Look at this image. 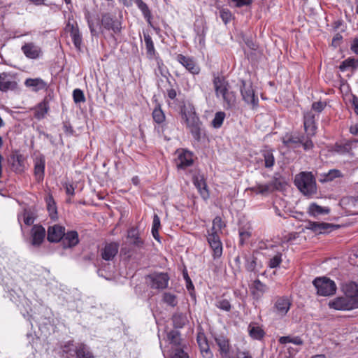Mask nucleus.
<instances>
[{"instance_id": "obj_29", "label": "nucleus", "mask_w": 358, "mask_h": 358, "mask_svg": "<svg viewBox=\"0 0 358 358\" xmlns=\"http://www.w3.org/2000/svg\"><path fill=\"white\" fill-rule=\"evenodd\" d=\"M303 140V135H285L282 138V143L287 147H297L300 141Z\"/></svg>"}, {"instance_id": "obj_27", "label": "nucleus", "mask_w": 358, "mask_h": 358, "mask_svg": "<svg viewBox=\"0 0 358 358\" xmlns=\"http://www.w3.org/2000/svg\"><path fill=\"white\" fill-rule=\"evenodd\" d=\"M17 83L13 81L6 74L0 75V90L6 92L15 89Z\"/></svg>"}, {"instance_id": "obj_9", "label": "nucleus", "mask_w": 358, "mask_h": 358, "mask_svg": "<svg viewBox=\"0 0 358 358\" xmlns=\"http://www.w3.org/2000/svg\"><path fill=\"white\" fill-rule=\"evenodd\" d=\"M167 345L164 350H171L177 348H186L185 343L180 338V334L177 330H171L166 334Z\"/></svg>"}, {"instance_id": "obj_46", "label": "nucleus", "mask_w": 358, "mask_h": 358, "mask_svg": "<svg viewBox=\"0 0 358 358\" xmlns=\"http://www.w3.org/2000/svg\"><path fill=\"white\" fill-rule=\"evenodd\" d=\"M23 220L26 225H31L34 222V217L33 214L27 210H24L22 215H18V220Z\"/></svg>"}, {"instance_id": "obj_43", "label": "nucleus", "mask_w": 358, "mask_h": 358, "mask_svg": "<svg viewBox=\"0 0 358 358\" xmlns=\"http://www.w3.org/2000/svg\"><path fill=\"white\" fill-rule=\"evenodd\" d=\"M343 177V174L338 169H331L327 173L324 174L323 181H332L335 178Z\"/></svg>"}, {"instance_id": "obj_28", "label": "nucleus", "mask_w": 358, "mask_h": 358, "mask_svg": "<svg viewBox=\"0 0 358 358\" xmlns=\"http://www.w3.org/2000/svg\"><path fill=\"white\" fill-rule=\"evenodd\" d=\"M185 348H177L171 350H164V355L166 358H189L187 352H185Z\"/></svg>"}, {"instance_id": "obj_3", "label": "nucleus", "mask_w": 358, "mask_h": 358, "mask_svg": "<svg viewBox=\"0 0 358 358\" xmlns=\"http://www.w3.org/2000/svg\"><path fill=\"white\" fill-rule=\"evenodd\" d=\"M182 119L185 122L194 138L199 141L201 135V122L196 115L194 109L189 107H184L181 110Z\"/></svg>"}, {"instance_id": "obj_26", "label": "nucleus", "mask_w": 358, "mask_h": 358, "mask_svg": "<svg viewBox=\"0 0 358 358\" xmlns=\"http://www.w3.org/2000/svg\"><path fill=\"white\" fill-rule=\"evenodd\" d=\"M24 84L27 87L32 89L33 91L37 92L44 90L47 87L46 83L41 78H28L25 80Z\"/></svg>"}, {"instance_id": "obj_42", "label": "nucleus", "mask_w": 358, "mask_h": 358, "mask_svg": "<svg viewBox=\"0 0 358 358\" xmlns=\"http://www.w3.org/2000/svg\"><path fill=\"white\" fill-rule=\"evenodd\" d=\"M162 301L172 307H175L178 304L176 296L169 292H164L163 294Z\"/></svg>"}, {"instance_id": "obj_38", "label": "nucleus", "mask_w": 358, "mask_h": 358, "mask_svg": "<svg viewBox=\"0 0 358 358\" xmlns=\"http://www.w3.org/2000/svg\"><path fill=\"white\" fill-rule=\"evenodd\" d=\"M161 227L160 219L157 214L153 216L152 226V234L154 238L157 241L159 240V230Z\"/></svg>"}, {"instance_id": "obj_4", "label": "nucleus", "mask_w": 358, "mask_h": 358, "mask_svg": "<svg viewBox=\"0 0 358 358\" xmlns=\"http://www.w3.org/2000/svg\"><path fill=\"white\" fill-rule=\"evenodd\" d=\"M294 183L304 195H311L316 192L315 180L310 173L302 172L296 175Z\"/></svg>"}, {"instance_id": "obj_15", "label": "nucleus", "mask_w": 358, "mask_h": 358, "mask_svg": "<svg viewBox=\"0 0 358 358\" xmlns=\"http://www.w3.org/2000/svg\"><path fill=\"white\" fill-rule=\"evenodd\" d=\"M176 59L192 74H198L200 72L199 66L196 64L194 60L192 57H186L180 54L177 56Z\"/></svg>"}, {"instance_id": "obj_49", "label": "nucleus", "mask_w": 358, "mask_h": 358, "mask_svg": "<svg viewBox=\"0 0 358 358\" xmlns=\"http://www.w3.org/2000/svg\"><path fill=\"white\" fill-rule=\"evenodd\" d=\"M73 98L76 103H84L85 101L84 93L80 89H75L73 90Z\"/></svg>"}, {"instance_id": "obj_19", "label": "nucleus", "mask_w": 358, "mask_h": 358, "mask_svg": "<svg viewBox=\"0 0 358 358\" xmlns=\"http://www.w3.org/2000/svg\"><path fill=\"white\" fill-rule=\"evenodd\" d=\"M193 182L200 193L201 197L205 200L208 199L209 192L203 176L200 174L194 176Z\"/></svg>"}, {"instance_id": "obj_16", "label": "nucleus", "mask_w": 358, "mask_h": 358, "mask_svg": "<svg viewBox=\"0 0 358 358\" xmlns=\"http://www.w3.org/2000/svg\"><path fill=\"white\" fill-rule=\"evenodd\" d=\"M31 244L34 246H39L43 242L45 236V230L41 225H34L31 231Z\"/></svg>"}, {"instance_id": "obj_6", "label": "nucleus", "mask_w": 358, "mask_h": 358, "mask_svg": "<svg viewBox=\"0 0 358 358\" xmlns=\"http://www.w3.org/2000/svg\"><path fill=\"white\" fill-rule=\"evenodd\" d=\"M313 284L317 289V294L320 296L333 295L336 291L334 281L327 277L316 278L313 281Z\"/></svg>"}, {"instance_id": "obj_64", "label": "nucleus", "mask_w": 358, "mask_h": 358, "mask_svg": "<svg viewBox=\"0 0 358 358\" xmlns=\"http://www.w3.org/2000/svg\"><path fill=\"white\" fill-rule=\"evenodd\" d=\"M342 38H343V37L341 34H336L335 36L333 38L332 44L334 46H337L340 43Z\"/></svg>"}, {"instance_id": "obj_21", "label": "nucleus", "mask_w": 358, "mask_h": 358, "mask_svg": "<svg viewBox=\"0 0 358 358\" xmlns=\"http://www.w3.org/2000/svg\"><path fill=\"white\" fill-rule=\"evenodd\" d=\"M127 239L129 245L136 248L141 249L143 247L144 242L141 238L138 229L135 228H131L128 230Z\"/></svg>"}, {"instance_id": "obj_56", "label": "nucleus", "mask_w": 358, "mask_h": 358, "mask_svg": "<svg viewBox=\"0 0 358 358\" xmlns=\"http://www.w3.org/2000/svg\"><path fill=\"white\" fill-rule=\"evenodd\" d=\"M217 307L225 311H229L231 310V304L227 299H222L217 302Z\"/></svg>"}, {"instance_id": "obj_50", "label": "nucleus", "mask_w": 358, "mask_h": 358, "mask_svg": "<svg viewBox=\"0 0 358 358\" xmlns=\"http://www.w3.org/2000/svg\"><path fill=\"white\" fill-rule=\"evenodd\" d=\"M220 16L225 24L230 22L232 18L231 13L229 10L226 8H222L220 10Z\"/></svg>"}, {"instance_id": "obj_62", "label": "nucleus", "mask_w": 358, "mask_h": 358, "mask_svg": "<svg viewBox=\"0 0 358 358\" xmlns=\"http://www.w3.org/2000/svg\"><path fill=\"white\" fill-rule=\"evenodd\" d=\"M240 243L243 245L245 239L250 236V233L247 231H239Z\"/></svg>"}, {"instance_id": "obj_17", "label": "nucleus", "mask_w": 358, "mask_h": 358, "mask_svg": "<svg viewBox=\"0 0 358 358\" xmlns=\"http://www.w3.org/2000/svg\"><path fill=\"white\" fill-rule=\"evenodd\" d=\"M119 244L117 243L111 242L106 243L101 250V256L106 261L112 260L117 254Z\"/></svg>"}, {"instance_id": "obj_37", "label": "nucleus", "mask_w": 358, "mask_h": 358, "mask_svg": "<svg viewBox=\"0 0 358 358\" xmlns=\"http://www.w3.org/2000/svg\"><path fill=\"white\" fill-rule=\"evenodd\" d=\"M143 37L147 50V54L152 57L155 54V50L152 39L148 34H144Z\"/></svg>"}, {"instance_id": "obj_52", "label": "nucleus", "mask_w": 358, "mask_h": 358, "mask_svg": "<svg viewBox=\"0 0 358 358\" xmlns=\"http://www.w3.org/2000/svg\"><path fill=\"white\" fill-rule=\"evenodd\" d=\"M311 136H307L305 137L303 136V140L300 141L299 144H301L303 145V148L305 150H311L314 145L311 139L310 138Z\"/></svg>"}, {"instance_id": "obj_35", "label": "nucleus", "mask_w": 358, "mask_h": 358, "mask_svg": "<svg viewBox=\"0 0 358 358\" xmlns=\"http://www.w3.org/2000/svg\"><path fill=\"white\" fill-rule=\"evenodd\" d=\"M77 358H94L92 353L85 344H80L76 350Z\"/></svg>"}, {"instance_id": "obj_41", "label": "nucleus", "mask_w": 358, "mask_h": 358, "mask_svg": "<svg viewBox=\"0 0 358 358\" xmlns=\"http://www.w3.org/2000/svg\"><path fill=\"white\" fill-rule=\"evenodd\" d=\"M279 342L281 344H287L289 343H294L297 345H301L303 343V340L299 336H282L279 338Z\"/></svg>"}, {"instance_id": "obj_1", "label": "nucleus", "mask_w": 358, "mask_h": 358, "mask_svg": "<svg viewBox=\"0 0 358 358\" xmlns=\"http://www.w3.org/2000/svg\"><path fill=\"white\" fill-rule=\"evenodd\" d=\"M345 294L331 301L330 308L338 310H350L358 308V285L350 282L344 287Z\"/></svg>"}, {"instance_id": "obj_53", "label": "nucleus", "mask_w": 358, "mask_h": 358, "mask_svg": "<svg viewBox=\"0 0 358 358\" xmlns=\"http://www.w3.org/2000/svg\"><path fill=\"white\" fill-rule=\"evenodd\" d=\"M281 261V254L278 253L269 260L268 266L271 268H276L280 265Z\"/></svg>"}, {"instance_id": "obj_48", "label": "nucleus", "mask_w": 358, "mask_h": 358, "mask_svg": "<svg viewBox=\"0 0 358 358\" xmlns=\"http://www.w3.org/2000/svg\"><path fill=\"white\" fill-rule=\"evenodd\" d=\"M225 113L224 112H217L215 113L213 120H212V125L215 128H220L224 120Z\"/></svg>"}, {"instance_id": "obj_24", "label": "nucleus", "mask_w": 358, "mask_h": 358, "mask_svg": "<svg viewBox=\"0 0 358 358\" xmlns=\"http://www.w3.org/2000/svg\"><path fill=\"white\" fill-rule=\"evenodd\" d=\"M45 163L43 156L36 157L34 159V175L38 181L43 179Z\"/></svg>"}, {"instance_id": "obj_31", "label": "nucleus", "mask_w": 358, "mask_h": 358, "mask_svg": "<svg viewBox=\"0 0 358 358\" xmlns=\"http://www.w3.org/2000/svg\"><path fill=\"white\" fill-rule=\"evenodd\" d=\"M248 333L251 338L256 340H261L265 335L264 331L256 324H250L248 326Z\"/></svg>"}, {"instance_id": "obj_40", "label": "nucleus", "mask_w": 358, "mask_h": 358, "mask_svg": "<svg viewBox=\"0 0 358 358\" xmlns=\"http://www.w3.org/2000/svg\"><path fill=\"white\" fill-rule=\"evenodd\" d=\"M264 159V165L266 168H271L275 164V158L272 150H264L262 154Z\"/></svg>"}, {"instance_id": "obj_13", "label": "nucleus", "mask_w": 358, "mask_h": 358, "mask_svg": "<svg viewBox=\"0 0 358 358\" xmlns=\"http://www.w3.org/2000/svg\"><path fill=\"white\" fill-rule=\"evenodd\" d=\"M65 228L59 224L50 226L48 229V240L52 243H57L63 239Z\"/></svg>"}, {"instance_id": "obj_32", "label": "nucleus", "mask_w": 358, "mask_h": 358, "mask_svg": "<svg viewBox=\"0 0 358 358\" xmlns=\"http://www.w3.org/2000/svg\"><path fill=\"white\" fill-rule=\"evenodd\" d=\"M308 212L310 215L317 217L320 215L328 214L329 209L328 208L322 207L315 203H313L309 206Z\"/></svg>"}, {"instance_id": "obj_22", "label": "nucleus", "mask_w": 358, "mask_h": 358, "mask_svg": "<svg viewBox=\"0 0 358 358\" xmlns=\"http://www.w3.org/2000/svg\"><path fill=\"white\" fill-rule=\"evenodd\" d=\"M250 289L253 298L256 300H259L267 292L268 287L265 284L257 279L253 282Z\"/></svg>"}, {"instance_id": "obj_34", "label": "nucleus", "mask_w": 358, "mask_h": 358, "mask_svg": "<svg viewBox=\"0 0 358 358\" xmlns=\"http://www.w3.org/2000/svg\"><path fill=\"white\" fill-rule=\"evenodd\" d=\"M274 185L273 183H267V184H259L252 187V191H254L256 194H267L268 193L272 192L274 190Z\"/></svg>"}, {"instance_id": "obj_5", "label": "nucleus", "mask_w": 358, "mask_h": 358, "mask_svg": "<svg viewBox=\"0 0 358 358\" xmlns=\"http://www.w3.org/2000/svg\"><path fill=\"white\" fill-rule=\"evenodd\" d=\"M241 94L243 100L250 108L256 109L259 105V99L250 81H241Z\"/></svg>"}, {"instance_id": "obj_59", "label": "nucleus", "mask_w": 358, "mask_h": 358, "mask_svg": "<svg viewBox=\"0 0 358 358\" xmlns=\"http://www.w3.org/2000/svg\"><path fill=\"white\" fill-rule=\"evenodd\" d=\"M326 106V103L322 101L314 102L312 104V109L317 113H321Z\"/></svg>"}, {"instance_id": "obj_51", "label": "nucleus", "mask_w": 358, "mask_h": 358, "mask_svg": "<svg viewBox=\"0 0 358 358\" xmlns=\"http://www.w3.org/2000/svg\"><path fill=\"white\" fill-rule=\"evenodd\" d=\"M224 226V224H223L221 217L217 216L213 220V227L210 231L217 232V231L221 230Z\"/></svg>"}, {"instance_id": "obj_47", "label": "nucleus", "mask_w": 358, "mask_h": 358, "mask_svg": "<svg viewBox=\"0 0 358 358\" xmlns=\"http://www.w3.org/2000/svg\"><path fill=\"white\" fill-rule=\"evenodd\" d=\"M12 166L15 172H22L24 171V161L21 155L17 156L13 159Z\"/></svg>"}, {"instance_id": "obj_36", "label": "nucleus", "mask_w": 358, "mask_h": 358, "mask_svg": "<svg viewBox=\"0 0 358 358\" xmlns=\"http://www.w3.org/2000/svg\"><path fill=\"white\" fill-rule=\"evenodd\" d=\"M137 7L141 10L144 17L150 22L151 19V12L145 3L142 0H134Z\"/></svg>"}, {"instance_id": "obj_30", "label": "nucleus", "mask_w": 358, "mask_h": 358, "mask_svg": "<svg viewBox=\"0 0 358 358\" xmlns=\"http://www.w3.org/2000/svg\"><path fill=\"white\" fill-rule=\"evenodd\" d=\"M47 209L49 212L51 219L55 220L57 217V209L56 203L51 194H48L45 197Z\"/></svg>"}, {"instance_id": "obj_7", "label": "nucleus", "mask_w": 358, "mask_h": 358, "mask_svg": "<svg viewBox=\"0 0 358 358\" xmlns=\"http://www.w3.org/2000/svg\"><path fill=\"white\" fill-rule=\"evenodd\" d=\"M101 25L107 30H111L115 34L120 33L122 30V23L117 20L115 17L109 13H104L101 17Z\"/></svg>"}, {"instance_id": "obj_44", "label": "nucleus", "mask_w": 358, "mask_h": 358, "mask_svg": "<svg viewBox=\"0 0 358 358\" xmlns=\"http://www.w3.org/2000/svg\"><path fill=\"white\" fill-rule=\"evenodd\" d=\"M152 117L157 124L162 123L165 120V115L159 105H158L152 112Z\"/></svg>"}, {"instance_id": "obj_60", "label": "nucleus", "mask_w": 358, "mask_h": 358, "mask_svg": "<svg viewBox=\"0 0 358 358\" xmlns=\"http://www.w3.org/2000/svg\"><path fill=\"white\" fill-rule=\"evenodd\" d=\"M306 228L315 233H320V222H308Z\"/></svg>"}, {"instance_id": "obj_39", "label": "nucleus", "mask_w": 358, "mask_h": 358, "mask_svg": "<svg viewBox=\"0 0 358 358\" xmlns=\"http://www.w3.org/2000/svg\"><path fill=\"white\" fill-rule=\"evenodd\" d=\"M187 321L186 315L182 313H176L173 316V324L176 328H182Z\"/></svg>"}, {"instance_id": "obj_55", "label": "nucleus", "mask_w": 358, "mask_h": 358, "mask_svg": "<svg viewBox=\"0 0 358 358\" xmlns=\"http://www.w3.org/2000/svg\"><path fill=\"white\" fill-rule=\"evenodd\" d=\"M355 65V59L348 58L344 60L340 65L339 69L341 71H345L349 67L353 66Z\"/></svg>"}, {"instance_id": "obj_12", "label": "nucleus", "mask_w": 358, "mask_h": 358, "mask_svg": "<svg viewBox=\"0 0 358 358\" xmlns=\"http://www.w3.org/2000/svg\"><path fill=\"white\" fill-rule=\"evenodd\" d=\"M176 165L179 169H185L193 164L192 153L188 150H181L177 151Z\"/></svg>"}, {"instance_id": "obj_33", "label": "nucleus", "mask_w": 358, "mask_h": 358, "mask_svg": "<svg viewBox=\"0 0 358 358\" xmlns=\"http://www.w3.org/2000/svg\"><path fill=\"white\" fill-rule=\"evenodd\" d=\"M49 109L48 103L43 101L37 105L34 109V117L38 120L43 119Z\"/></svg>"}, {"instance_id": "obj_54", "label": "nucleus", "mask_w": 358, "mask_h": 358, "mask_svg": "<svg viewBox=\"0 0 358 358\" xmlns=\"http://www.w3.org/2000/svg\"><path fill=\"white\" fill-rule=\"evenodd\" d=\"M257 266L256 258H246L245 268L248 271L254 272Z\"/></svg>"}, {"instance_id": "obj_18", "label": "nucleus", "mask_w": 358, "mask_h": 358, "mask_svg": "<svg viewBox=\"0 0 358 358\" xmlns=\"http://www.w3.org/2000/svg\"><path fill=\"white\" fill-rule=\"evenodd\" d=\"M21 49L24 55L29 59H37L42 53L41 48L34 43H25Z\"/></svg>"}, {"instance_id": "obj_8", "label": "nucleus", "mask_w": 358, "mask_h": 358, "mask_svg": "<svg viewBox=\"0 0 358 358\" xmlns=\"http://www.w3.org/2000/svg\"><path fill=\"white\" fill-rule=\"evenodd\" d=\"M152 289H163L168 287L169 277L166 273H155L148 276Z\"/></svg>"}, {"instance_id": "obj_63", "label": "nucleus", "mask_w": 358, "mask_h": 358, "mask_svg": "<svg viewBox=\"0 0 358 358\" xmlns=\"http://www.w3.org/2000/svg\"><path fill=\"white\" fill-rule=\"evenodd\" d=\"M351 50L357 55H358V38L353 40L351 44Z\"/></svg>"}, {"instance_id": "obj_25", "label": "nucleus", "mask_w": 358, "mask_h": 358, "mask_svg": "<svg viewBox=\"0 0 358 358\" xmlns=\"http://www.w3.org/2000/svg\"><path fill=\"white\" fill-rule=\"evenodd\" d=\"M79 242L78 234L76 231H70L65 233L63 237L62 243L64 248H72L76 246Z\"/></svg>"}, {"instance_id": "obj_2", "label": "nucleus", "mask_w": 358, "mask_h": 358, "mask_svg": "<svg viewBox=\"0 0 358 358\" xmlns=\"http://www.w3.org/2000/svg\"><path fill=\"white\" fill-rule=\"evenodd\" d=\"M213 86L215 95L217 98L222 97L223 106L225 109H232L236 104V96L235 92L229 90L228 82L220 76H215L213 79Z\"/></svg>"}, {"instance_id": "obj_23", "label": "nucleus", "mask_w": 358, "mask_h": 358, "mask_svg": "<svg viewBox=\"0 0 358 358\" xmlns=\"http://www.w3.org/2000/svg\"><path fill=\"white\" fill-rule=\"evenodd\" d=\"M197 343L200 348L201 353L204 358H213V354L210 350L208 341L205 335L199 333L197 335Z\"/></svg>"}, {"instance_id": "obj_58", "label": "nucleus", "mask_w": 358, "mask_h": 358, "mask_svg": "<svg viewBox=\"0 0 358 358\" xmlns=\"http://www.w3.org/2000/svg\"><path fill=\"white\" fill-rule=\"evenodd\" d=\"M207 240L208 243H214L215 241H220V238L217 231H208Z\"/></svg>"}, {"instance_id": "obj_45", "label": "nucleus", "mask_w": 358, "mask_h": 358, "mask_svg": "<svg viewBox=\"0 0 358 358\" xmlns=\"http://www.w3.org/2000/svg\"><path fill=\"white\" fill-rule=\"evenodd\" d=\"M209 245L213 252V257L215 259L220 257L222 254V244L221 241L210 243Z\"/></svg>"}, {"instance_id": "obj_11", "label": "nucleus", "mask_w": 358, "mask_h": 358, "mask_svg": "<svg viewBox=\"0 0 358 358\" xmlns=\"http://www.w3.org/2000/svg\"><path fill=\"white\" fill-rule=\"evenodd\" d=\"M291 301L286 296L277 297L273 306V312L278 316L283 317L289 311Z\"/></svg>"}, {"instance_id": "obj_20", "label": "nucleus", "mask_w": 358, "mask_h": 358, "mask_svg": "<svg viewBox=\"0 0 358 358\" xmlns=\"http://www.w3.org/2000/svg\"><path fill=\"white\" fill-rule=\"evenodd\" d=\"M66 31L70 33L73 44L77 49L80 48L82 37L77 25L69 22L66 27Z\"/></svg>"}, {"instance_id": "obj_61", "label": "nucleus", "mask_w": 358, "mask_h": 358, "mask_svg": "<svg viewBox=\"0 0 358 358\" xmlns=\"http://www.w3.org/2000/svg\"><path fill=\"white\" fill-rule=\"evenodd\" d=\"M231 1L234 3L235 6L242 7L250 5L252 2V0H231Z\"/></svg>"}, {"instance_id": "obj_14", "label": "nucleus", "mask_w": 358, "mask_h": 358, "mask_svg": "<svg viewBox=\"0 0 358 358\" xmlns=\"http://www.w3.org/2000/svg\"><path fill=\"white\" fill-rule=\"evenodd\" d=\"M304 130L308 136H314L316 134L317 126L315 120V115L312 111L307 112L303 116Z\"/></svg>"}, {"instance_id": "obj_57", "label": "nucleus", "mask_w": 358, "mask_h": 358, "mask_svg": "<svg viewBox=\"0 0 358 358\" xmlns=\"http://www.w3.org/2000/svg\"><path fill=\"white\" fill-rule=\"evenodd\" d=\"M337 227L336 225H334L332 224L329 223H324V222H320V234L328 231H331L332 229H336Z\"/></svg>"}, {"instance_id": "obj_10", "label": "nucleus", "mask_w": 358, "mask_h": 358, "mask_svg": "<svg viewBox=\"0 0 358 358\" xmlns=\"http://www.w3.org/2000/svg\"><path fill=\"white\" fill-rule=\"evenodd\" d=\"M215 341L218 347V351L221 358H232L231 355V345L229 340L224 336H217Z\"/></svg>"}]
</instances>
